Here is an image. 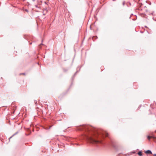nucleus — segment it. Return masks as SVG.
<instances>
[{
  "instance_id": "obj_1",
  "label": "nucleus",
  "mask_w": 156,
  "mask_h": 156,
  "mask_svg": "<svg viewBox=\"0 0 156 156\" xmlns=\"http://www.w3.org/2000/svg\"><path fill=\"white\" fill-rule=\"evenodd\" d=\"M89 141L92 143H101V141L100 140H95L93 138L90 137L89 139Z\"/></svg>"
},
{
  "instance_id": "obj_2",
  "label": "nucleus",
  "mask_w": 156,
  "mask_h": 156,
  "mask_svg": "<svg viewBox=\"0 0 156 156\" xmlns=\"http://www.w3.org/2000/svg\"><path fill=\"white\" fill-rule=\"evenodd\" d=\"M145 153L147 154H152V152H151V151H150L149 150H148L146 151H145Z\"/></svg>"
},
{
  "instance_id": "obj_3",
  "label": "nucleus",
  "mask_w": 156,
  "mask_h": 156,
  "mask_svg": "<svg viewBox=\"0 0 156 156\" xmlns=\"http://www.w3.org/2000/svg\"><path fill=\"white\" fill-rule=\"evenodd\" d=\"M147 137V139L149 140H150L151 138H155V137H154L153 136H148Z\"/></svg>"
},
{
  "instance_id": "obj_4",
  "label": "nucleus",
  "mask_w": 156,
  "mask_h": 156,
  "mask_svg": "<svg viewBox=\"0 0 156 156\" xmlns=\"http://www.w3.org/2000/svg\"><path fill=\"white\" fill-rule=\"evenodd\" d=\"M138 154L140 156H141L142 155V153L141 151H140L138 153Z\"/></svg>"
},
{
  "instance_id": "obj_5",
  "label": "nucleus",
  "mask_w": 156,
  "mask_h": 156,
  "mask_svg": "<svg viewBox=\"0 0 156 156\" xmlns=\"http://www.w3.org/2000/svg\"><path fill=\"white\" fill-rule=\"evenodd\" d=\"M105 136L106 137L108 136V134L107 133H106V132H105Z\"/></svg>"
},
{
  "instance_id": "obj_6",
  "label": "nucleus",
  "mask_w": 156,
  "mask_h": 156,
  "mask_svg": "<svg viewBox=\"0 0 156 156\" xmlns=\"http://www.w3.org/2000/svg\"><path fill=\"white\" fill-rule=\"evenodd\" d=\"M20 75H25V74L24 73H20Z\"/></svg>"
},
{
  "instance_id": "obj_7",
  "label": "nucleus",
  "mask_w": 156,
  "mask_h": 156,
  "mask_svg": "<svg viewBox=\"0 0 156 156\" xmlns=\"http://www.w3.org/2000/svg\"><path fill=\"white\" fill-rule=\"evenodd\" d=\"M44 12H47V10H45L44 11Z\"/></svg>"
},
{
  "instance_id": "obj_8",
  "label": "nucleus",
  "mask_w": 156,
  "mask_h": 156,
  "mask_svg": "<svg viewBox=\"0 0 156 156\" xmlns=\"http://www.w3.org/2000/svg\"><path fill=\"white\" fill-rule=\"evenodd\" d=\"M154 156H156V154H154Z\"/></svg>"
},
{
  "instance_id": "obj_9",
  "label": "nucleus",
  "mask_w": 156,
  "mask_h": 156,
  "mask_svg": "<svg viewBox=\"0 0 156 156\" xmlns=\"http://www.w3.org/2000/svg\"><path fill=\"white\" fill-rule=\"evenodd\" d=\"M135 153V152H133V153Z\"/></svg>"
}]
</instances>
